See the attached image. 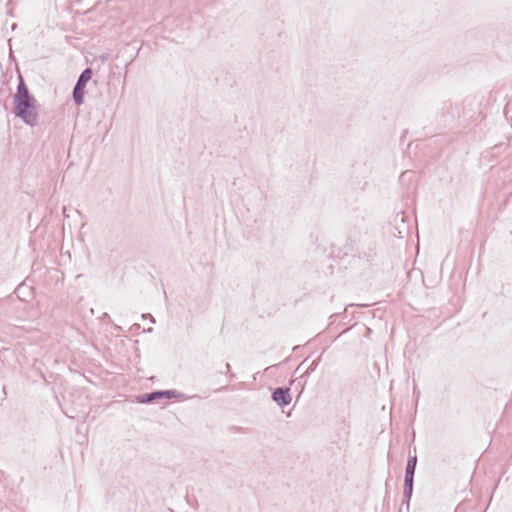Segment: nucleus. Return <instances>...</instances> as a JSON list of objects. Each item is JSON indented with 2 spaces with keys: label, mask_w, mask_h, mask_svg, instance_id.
I'll list each match as a JSON object with an SVG mask.
<instances>
[{
  "label": "nucleus",
  "mask_w": 512,
  "mask_h": 512,
  "mask_svg": "<svg viewBox=\"0 0 512 512\" xmlns=\"http://www.w3.org/2000/svg\"><path fill=\"white\" fill-rule=\"evenodd\" d=\"M35 103V98L30 94L24 80L20 77L17 91L14 95V113L16 117L22 119L23 122L32 127L38 123V113Z\"/></svg>",
  "instance_id": "1"
},
{
  "label": "nucleus",
  "mask_w": 512,
  "mask_h": 512,
  "mask_svg": "<svg viewBox=\"0 0 512 512\" xmlns=\"http://www.w3.org/2000/svg\"><path fill=\"white\" fill-rule=\"evenodd\" d=\"M92 74L93 73L91 68H86L83 70L73 88V100L78 106L83 104L85 87L92 78Z\"/></svg>",
  "instance_id": "2"
},
{
  "label": "nucleus",
  "mask_w": 512,
  "mask_h": 512,
  "mask_svg": "<svg viewBox=\"0 0 512 512\" xmlns=\"http://www.w3.org/2000/svg\"><path fill=\"white\" fill-rule=\"evenodd\" d=\"M415 470L416 466L406 465L403 485V500L405 503H409L412 497Z\"/></svg>",
  "instance_id": "3"
},
{
  "label": "nucleus",
  "mask_w": 512,
  "mask_h": 512,
  "mask_svg": "<svg viewBox=\"0 0 512 512\" xmlns=\"http://www.w3.org/2000/svg\"><path fill=\"white\" fill-rule=\"evenodd\" d=\"M272 400L279 406L284 407L290 404V389L286 387H277L272 392Z\"/></svg>",
  "instance_id": "4"
},
{
  "label": "nucleus",
  "mask_w": 512,
  "mask_h": 512,
  "mask_svg": "<svg viewBox=\"0 0 512 512\" xmlns=\"http://www.w3.org/2000/svg\"><path fill=\"white\" fill-rule=\"evenodd\" d=\"M162 398V393L160 391H154L151 393H147L141 396L140 401L142 403H150L156 399Z\"/></svg>",
  "instance_id": "5"
},
{
  "label": "nucleus",
  "mask_w": 512,
  "mask_h": 512,
  "mask_svg": "<svg viewBox=\"0 0 512 512\" xmlns=\"http://www.w3.org/2000/svg\"><path fill=\"white\" fill-rule=\"evenodd\" d=\"M394 230H397L398 231V241L402 244L404 241H403V238H404V233H407L408 231V228L407 227H403L402 229H399L398 227L394 226L393 227Z\"/></svg>",
  "instance_id": "6"
},
{
  "label": "nucleus",
  "mask_w": 512,
  "mask_h": 512,
  "mask_svg": "<svg viewBox=\"0 0 512 512\" xmlns=\"http://www.w3.org/2000/svg\"><path fill=\"white\" fill-rule=\"evenodd\" d=\"M160 393H162V398L165 397V398L171 399V398L175 397L176 391L175 390H165V391H160Z\"/></svg>",
  "instance_id": "7"
},
{
  "label": "nucleus",
  "mask_w": 512,
  "mask_h": 512,
  "mask_svg": "<svg viewBox=\"0 0 512 512\" xmlns=\"http://www.w3.org/2000/svg\"><path fill=\"white\" fill-rule=\"evenodd\" d=\"M406 465L416 466L417 465V456L409 455Z\"/></svg>",
  "instance_id": "8"
},
{
  "label": "nucleus",
  "mask_w": 512,
  "mask_h": 512,
  "mask_svg": "<svg viewBox=\"0 0 512 512\" xmlns=\"http://www.w3.org/2000/svg\"><path fill=\"white\" fill-rule=\"evenodd\" d=\"M397 270H398L399 272H401V273H403V272H404V268L402 267V263H401V261H399V263L397 264Z\"/></svg>",
  "instance_id": "9"
},
{
  "label": "nucleus",
  "mask_w": 512,
  "mask_h": 512,
  "mask_svg": "<svg viewBox=\"0 0 512 512\" xmlns=\"http://www.w3.org/2000/svg\"><path fill=\"white\" fill-rule=\"evenodd\" d=\"M142 317H143V318L149 317V318H150V321H151L152 323H154V322H155V319H154L150 314H147V315H146V314H143V315H142Z\"/></svg>",
  "instance_id": "10"
},
{
  "label": "nucleus",
  "mask_w": 512,
  "mask_h": 512,
  "mask_svg": "<svg viewBox=\"0 0 512 512\" xmlns=\"http://www.w3.org/2000/svg\"><path fill=\"white\" fill-rule=\"evenodd\" d=\"M230 371V365L229 363L225 364V373H228Z\"/></svg>",
  "instance_id": "11"
},
{
  "label": "nucleus",
  "mask_w": 512,
  "mask_h": 512,
  "mask_svg": "<svg viewBox=\"0 0 512 512\" xmlns=\"http://www.w3.org/2000/svg\"><path fill=\"white\" fill-rule=\"evenodd\" d=\"M145 332H152V328H148L147 330H144Z\"/></svg>",
  "instance_id": "12"
},
{
  "label": "nucleus",
  "mask_w": 512,
  "mask_h": 512,
  "mask_svg": "<svg viewBox=\"0 0 512 512\" xmlns=\"http://www.w3.org/2000/svg\"><path fill=\"white\" fill-rule=\"evenodd\" d=\"M375 366L377 367V372H378V374H380V369H379V367L377 366V364H375Z\"/></svg>",
  "instance_id": "13"
},
{
  "label": "nucleus",
  "mask_w": 512,
  "mask_h": 512,
  "mask_svg": "<svg viewBox=\"0 0 512 512\" xmlns=\"http://www.w3.org/2000/svg\"><path fill=\"white\" fill-rule=\"evenodd\" d=\"M390 233L393 235V236H396V233L392 230H390Z\"/></svg>",
  "instance_id": "14"
},
{
  "label": "nucleus",
  "mask_w": 512,
  "mask_h": 512,
  "mask_svg": "<svg viewBox=\"0 0 512 512\" xmlns=\"http://www.w3.org/2000/svg\"><path fill=\"white\" fill-rule=\"evenodd\" d=\"M401 221L404 222V215H401Z\"/></svg>",
  "instance_id": "15"
}]
</instances>
